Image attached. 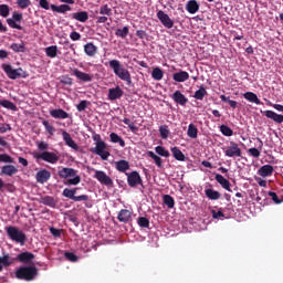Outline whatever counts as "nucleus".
<instances>
[{
  "mask_svg": "<svg viewBox=\"0 0 283 283\" xmlns=\"http://www.w3.org/2000/svg\"><path fill=\"white\" fill-rule=\"evenodd\" d=\"M6 231L7 235L10 238V240H12V242H17L21 247H24L25 242H28V237L25 235V233L17 227H7Z\"/></svg>",
  "mask_w": 283,
  "mask_h": 283,
  "instance_id": "obj_4",
  "label": "nucleus"
},
{
  "mask_svg": "<svg viewBox=\"0 0 283 283\" xmlns=\"http://www.w3.org/2000/svg\"><path fill=\"white\" fill-rule=\"evenodd\" d=\"M23 21V13L13 12L12 18L7 19V23L13 30H23L19 23Z\"/></svg>",
  "mask_w": 283,
  "mask_h": 283,
  "instance_id": "obj_8",
  "label": "nucleus"
},
{
  "mask_svg": "<svg viewBox=\"0 0 283 283\" xmlns=\"http://www.w3.org/2000/svg\"><path fill=\"white\" fill-rule=\"evenodd\" d=\"M64 255L70 262H78V256L74 252H65Z\"/></svg>",
  "mask_w": 283,
  "mask_h": 283,
  "instance_id": "obj_59",
  "label": "nucleus"
},
{
  "mask_svg": "<svg viewBox=\"0 0 283 283\" xmlns=\"http://www.w3.org/2000/svg\"><path fill=\"white\" fill-rule=\"evenodd\" d=\"M40 205H45V207H51V209L56 208V200L54 197L44 196L39 199Z\"/></svg>",
  "mask_w": 283,
  "mask_h": 283,
  "instance_id": "obj_23",
  "label": "nucleus"
},
{
  "mask_svg": "<svg viewBox=\"0 0 283 283\" xmlns=\"http://www.w3.org/2000/svg\"><path fill=\"white\" fill-rule=\"evenodd\" d=\"M149 158H153V160L155 161V165H157V167H163V158H160L158 155H155L154 151H149L148 153Z\"/></svg>",
  "mask_w": 283,
  "mask_h": 283,
  "instance_id": "obj_50",
  "label": "nucleus"
},
{
  "mask_svg": "<svg viewBox=\"0 0 283 283\" xmlns=\"http://www.w3.org/2000/svg\"><path fill=\"white\" fill-rule=\"evenodd\" d=\"M31 3L30 0H17L18 8H21V10H25Z\"/></svg>",
  "mask_w": 283,
  "mask_h": 283,
  "instance_id": "obj_55",
  "label": "nucleus"
},
{
  "mask_svg": "<svg viewBox=\"0 0 283 283\" xmlns=\"http://www.w3.org/2000/svg\"><path fill=\"white\" fill-rule=\"evenodd\" d=\"M171 98L175 101V103H177V105H181L182 107L189 103V98H187V96H185V94H182L180 91H176Z\"/></svg>",
  "mask_w": 283,
  "mask_h": 283,
  "instance_id": "obj_16",
  "label": "nucleus"
},
{
  "mask_svg": "<svg viewBox=\"0 0 283 283\" xmlns=\"http://www.w3.org/2000/svg\"><path fill=\"white\" fill-rule=\"evenodd\" d=\"M73 75L76 76L78 81H82V83H92L93 76L90 73H85L83 71H78V69H74Z\"/></svg>",
  "mask_w": 283,
  "mask_h": 283,
  "instance_id": "obj_15",
  "label": "nucleus"
},
{
  "mask_svg": "<svg viewBox=\"0 0 283 283\" xmlns=\"http://www.w3.org/2000/svg\"><path fill=\"white\" fill-rule=\"evenodd\" d=\"M51 176L52 175L46 169H43L36 172L35 180L40 185H45V182L50 180Z\"/></svg>",
  "mask_w": 283,
  "mask_h": 283,
  "instance_id": "obj_17",
  "label": "nucleus"
},
{
  "mask_svg": "<svg viewBox=\"0 0 283 283\" xmlns=\"http://www.w3.org/2000/svg\"><path fill=\"white\" fill-rule=\"evenodd\" d=\"M243 98H245V101H249V103H254V105H262V101H260L258 94L253 92H245L243 94Z\"/></svg>",
  "mask_w": 283,
  "mask_h": 283,
  "instance_id": "obj_27",
  "label": "nucleus"
},
{
  "mask_svg": "<svg viewBox=\"0 0 283 283\" xmlns=\"http://www.w3.org/2000/svg\"><path fill=\"white\" fill-rule=\"evenodd\" d=\"M187 135L189 138H198V127L193 124H189Z\"/></svg>",
  "mask_w": 283,
  "mask_h": 283,
  "instance_id": "obj_40",
  "label": "nucleus"
},
{
  "mask_svg": "<svg viewBox=\"0 0 283 283\" xmlns=\"http://www.w3.org/2000/svg\"><path fill=\"white\" fill-rule=\"evenodd\" d=\"M151 76H153L154 81H163L165 73L161 71L160 67H155L151 72Z\"/></svg>",
  "mask_w": 283,
  "mask_h": 283,
  "instance_id": "obj_39",
  "label": "nucleus"
},
{
  "mask_svg": "<svg viewBox=\"0 0 283 283\" xmlns=\"http://www.w3.org/2000/svg\"><path fill=\"white\" fill-rule=\"evenodd\" d=\"M117 220H119V222H129V220H132V211L127 210V209H123L119 211Z\"/></svg>",
  "mask_w": 283,
  "mask_h": 283,
  "instance_id": "obj_29",
  "label": "nucleus"
},
{
  "mask_svg": "<svg viewBox=\"0 0 283 283\" xmlns=\"http://www.w3.org/2000/svg\"><path fill=\"white\" fill-rule=\"evenodd\" d=\"M159 134L163 140H167L169 138V126L167 125H161L159 127Z\"/></svg>",
  "mask_w": 283,
  "mask_h": 283,
  "instance_id": "obj_44",
  "label": "nucleus"
},
{
  "mask_svg": "<svg viewBox=\"0 0 283 283\" xmlns=\"http://www.w3.org/2000/svg\"><path fill=\"white\" fill-rule=\"evenodd\" d=\"M62 137L67 147H71V149H74V151H78V145L76 144V142H74V139H72V135H70V133L63 130Z\"/></svg>",
  "mask_w": 283,
  "mask_h": 283,
  "instance_id": "obj_14",
  "label": "nucleus"
},
{
  "mask_svg": "<svg viewBox=\"0 0 283 283\" xmlns=\"http://www.w3.org/2000/svg\"><path fill=\"white\" fill-rule=\"evenodd\" d=\"M269 196H270V198H272V200H273V202H275V205H282L283 200L277 197V193L270 191Z\"/></svg>",
  "mask_w": 283,
  "mask_h": 283,
  "instance_id": "obj_62",
  "label": "nucleus"
},
{
  "mask_svg": "<svg viewBox=\"0 0 283 283\" xmlns=\"http://www.w3.org/2000/svg\"><path fill=\"white\" fill-rule=\"evenodd\" d=\"M1 107H4L6 109H11L12 112H17V105L14 103L8 101V99H2L0 101Z\"/></svg>",
  "mask_w": 283,
  "mask_h": 283,
  "instance_id": "obj_42",
  "label": "nucleus"
},
{
  "mask_svg": "<svg viewBox=\"0 0 283 283\" xmlns=\"http://www.w3.org/2000/svg\"><path fill=\"white\" fill-rule=\"evenodd\" d=\"M261 114H263V116H266L268 118H270V120H273L277 125H282L283 123V115L277 114L274 111H261Z\"/></svg>",
  "mask_w": 283,
  "mask_h": 283,
  "instance_id": "obj_13",
  "label": "nucleus"
},
{
  "mask_svg": "<svg viewBox=\"0 0 283 283\" xmlns=\"http://www.w3.org/2000/svg\"><path fill=\"white\" fill-rule=\"evenodd\" d=\"M14 263V260L10 258V254H4L3 256H0V273L4 269H8V266H12Z\"/></svg>",
  "mask_w": 283,
  "mask_h": 283,
  "instance_id": "obj_25",
  "label": "nucleus"
},
{
  "mask_svg": "<svg viewBox=\"0 0 283 283\" xmlns=\"http://www.w3.org/2000/svg\"><path fill=\"white\" fill-rule=\"evenodd\" d=\"M42 125L45 127V132H48V134H50V136H54V132H56V129L54 128V126H52L50 124V122L48 120H43Z\"/></svg>",
  "mask_w": 283,
  "mask_h": 283,
  "instance_id": "obj_49",
  "label": "nucleus"
},
{
  "mask_svg": "<svg viewBox=\"0 0 283 283\" xmlns=\"http://www.w3.org/2000/svg\"><path fill=\"white\" fill-rule=\"evenodd\" d=\"M164 205H166L168 209H174V207H176V201L174 200V197H171L170 195H165Z\"/></svg>",
  "mask_w": 283,
  "mask_h": 283,
  "instance_id": "obj_41",
  "label": "nucleus"
},
{
  "mask_svg": "<svg viewBox=\"0 0 283 283\" xmlns=\"http://www.w3.org/2000/svg\"><path fill=\"white\" fill-rule=\"evenodd\" d=\"M115 34L116 36H119V39H126V36L129 34V28L124 27L123 29H117Z\"/></svg>",
  "mask_w": 283,
  "mask_h": 283,
  "instance_id": "obj_45",
  "label": "nucleus"
},
{
  "mask_svg": "<svg viewBox=\"0 0 283 283\" xmlns=\"http://www.w3.org/2000/svg\"><path fill=\"white\" fill-rule=\"evenodd\" d=\"M45 54L49 56V59H56L59 54V46L51 45L45 49Z\"/></svg>",
  "mask_w": 283,
  "mask_h": 283,
  "instance_id": "obj_36",
  "label": "nucleus"
},
{
  "mask_svg": "<svg viewBox=\"0 0 283 283\" xmlns=\"http://www.w3.org/2000/svg\"><path fill=\"white\" fill-rule=\"evenodd\" d=\"M99 14L104 15V17H112V8H109L108 4H103L99 8Z\"/></svg>",
  "mask_w": 283,
  "mask_h": 283,
  "instance_id": "obj_46",
  "label": "nucleus"
},
{
  "mask_svg": "<svg viewBox=\"0 0 283 283\" xmlns=\"http://www.w3.org/2000/svg\"><path fill=\"white\" fill-rule=\"evenodd\" d=\"M0 163H14V159L8 154H0Z\"/></svg>",
  "mask_w": 283,
  "mask_h": 283,
  "instance_id": "obj_61",
  "label": "nucleus"
},
{
  "mask_svg": "<svg viewBox=\"0 0 283 283\" xmlns=\"http://www.w3.org/2000/svg\"><path fill=\"white\" fill-rule=\"evenodd\" d=\"M205 193L209 200H220V198H221L220 192L218 190H213L211 188L206 189Z\"/></svg>",
  "mask_w": 283,
  "mask_h": 283,
  "instance_id": "obj_32",
  "label": "nucleus"
},
{
  "mask_svg": "<svg viewBox=\"0 0 283 283\" xmlns=\"http://www.w3.org/2000/svg\"><path fill=\"white\" fill-rule=\"evenodd\" d=\"M94 178H96L101 185H105L106 187H112L114 185L112 177L107 176L103 170H96Z\"/></svg>",
  "mask_w": 283,
  "mask_h": 283,
  "instance_id": "obj_10",
  "label": "nucleus"
},
{
  "mask_svg": "<svg viewBox=\"0 0 283 283\" xmlns=\"http://www.w3.org/2000/svg\"><path fill=\"white\" fill-rule=\"evenodd\" d=\"M137 223L143 229H149V219H147L146 217H139Z\"/></svg>",
  "mask_w": 283,
  "mask_h": 283,
  "instance_id": "obj_53",
  "label": "nucleus"
},
{
  "mask_svg": "<svg viewBox=\"0 0 283 283\" xmlns=\"http://www.w3.org/2000/svg\"><path fill=\"white\" fill-rule=\"evenodd\" d=\"M124 125H127L130 129V132H138V128L136 127V125H134V123L132 122V119L129 118H124L123 119Z\"/></svg>",
  "mask_w": 283,
  "mask_h": 283,
  "instance_id": "obj_54",
  "label": "nucleus"
},
{
  "mask_svg": "<svg viewBox=\"0 0 283 283\" xmlns=\"http://www.w3.org/2000/svg\"><path fill=\"white\" fill-rule=\"evenodd\" d=\"M207 88L205 86H200L198 91L195 92L193 98L196 101H205V96H207Z\"/></svg>",
  "mask_w": 283,
  "mask_h": 283,
  "instance_id": "obj_37",
  "label": "nucleus"
},
{
  "mask_svg": "<svg viewBox=\"0 0 283 283\" xmlns=\"http://www.w3.org/2000/svg\"><path fill=\"white\" fill-rule=\"evenodd\" d=\"M40 8H42L43 10H50V8H52V6H50V2L48 0H40Z\"/></svg>",
  "mask_w": 283,
  "mask_h": 283,
  "instance_id": "obj_64",
  "label": "nucleus"
},
{
  "mask_svg": "<svg viewBox=\"0 0 283 283\" xmlns=\"http://www.w3.org/2000/svg\"><path fill=\"white\" fill-rule=\"evenodd\" d=\"M123 97V88L120 86H116L114 88L108 90V99L109 101H118V98Z\"/></svg>",
  "mask_w": 283,
  "mask_h": 283,
  "instance_id": "obj_19",
  "label": "nucleus"
},
{
  "mask_svg": "<svg viewBox=\"0 0 283 283\" xmlns=\"http://www.w3.org/2000/svg\"><path fill=\"white\" fill-rule=\"evenodd\" d=\"M36 160H44V163H50L51 165H56L59 163V155L52 151H43L35 155Z\"/></svg>",
  "mask_w": 283,
  "mask_h": 283,
  "instance_id": "obj_7",
  "label": "nucleus"
},
{
  "mask_svg": "<svg viewBox=\"0 0 283 283\" xmlns=\"http://www.w3.org/2000/svg\"><path fill=\"white\" fill-rule=\"evenodd\" d=\"M172 80L176 83H185L186 81H189V73H187V71H179L172 74Z\"/></svg>",
  "mask_w": 283,
  "mask_h": 283,
  "instance_id": "obj_24",
  "label": "nucleus"
},
{
  "mask_svg": "<svg viewBox=\"0 0 283 283\" xmlns=\"http://www.w3.org/2000/svg\"><path fill=\"white\" fill-rule=\"evenodd\" d=\"M105 149H107V144L105 142H98L96 143L95 148H91V153L95 154L96 156H99L102 160H107L111 154Z\"/></svg>",
  "mask_w": 283,
  "mask_h": 283,
  "instance_id": "obj_5",
  "label": "nucleus"
},
{
  "mask_svg": "<svg viewBox=\"0 0 283 283\" xmlns=\"http://www.w3.org/2000/svg\"><path fill=\"white\" fill-rule=\"evenodd\" d=\"M186 10L189 14H196L200 10V4L196 0H189L186 4Z\"/></svg>",
  "mask_w": 283,
  "mask_h": 283,
  "instance_id": "obj_26",
  "label": "nucleus"
},
{
  "mask_svg": "<svg viewBox=\"0 0 283 283\" xmlns=\"http://www.w3.org/2000/svg\"><path fill=\"white\" fill-rule=\"evenodd\" d=\"M220 132L223 136H228V137L233 136V129H231V127L227 125H221Z\"/></svg>",
  "mask_w": 283,
  "mask_h": 283,
  "instance_id": "obj_51",
  "label": "nucleus"
},
{
  "mask_svg": "<svg viewBox=\"0 0 283 283\" xmlns=\"http://www.w3.org/2000/svg\"><path fill=\"white\" fill-rule=\"evenodd\" d=\"M18 172L19 169H17V167H14L13 165H7L1 168V174H3V176H14V174Z\"/></svg>",
  "mask_w": 283,
  "mask_h": 283,
  "instance_id": "obj_31",
  "label": "nucleus"
},
{
  "mask_svg": "<svg viewBox=\"0 0 283 283\" xmlns=\"http://www.w3.org/2000/svg\"><path fill=\"white\" fill-rule=\"evenodd\" d=\"M36 275H39V270L34 265L21 266L15 272V277L25 282H32Z\"/></svg>",
  "mask_w": 283,
  "mask_h": 283,
  "instance_id": "obj_3",
  "label": "nucleus"
},
{
  "mask_svg": "<svg viewBox=\"0 0 283 283\" xmlns=\"http://www.w3.org/2000/svg\"><path fill=\"white\" fill-rule=\"evenodd\" d=\"M155 151L159 156H164V158H169V156H170L169 150L165 149V147H163V146H157L155 148Z\"/></svg>",
  "mask_w": 283,
  "mask_h": 283,
  "instance_id": "obj_48",
  "label": "nucleus"
},
{
  "mask_svg": "<svg viewBox=\"0 0 283 283\" xmlns=\"http://www.w3.org/2000/svg\"><path fill=\"white\" fill-rule=\"evenodd\" d=\"M115 167H116L117 171L125 174V171H127L129 169V161L122 159V160L115 163Z\"/></svg>",
  "mask_w": 283,
  "mask_h": 283,
  "instance_id": "obj_35",
  "label": "nucleus"
},
{
  "mask_svg": "<svg viewBox=\"0 0 283 283\" xmlns=\"http://www.w3.org/2000/svg\"><path fill=\"white\" fill-rule=\"evenodd\" d=\"M76 191H77V188H74V189L65 188L62 192V196H64V198H69L70 200H74V196H76Z\"/></svg>",
  "mask_w": 283,
  "mask_h": 283,
  "instance_id": "obj_43",
  "label": "nucleus"
},
{
  "mask_svg": "<svg viewBox=\"0 0 283 283\" xmlns=\"http://www.w3.org/2000/svg\"><path fill=\"white\" fill-rule=\"evenodd\" d=\"M127 176V182L128 187H138V185H143V178L140 177V174L138 171H132L129 174H126Z\"/></svg>",
  "mask_w": 283,
  "mask_h": 283,
  "instance_id": "obj_11",
  "label": "nucleus"
},
{
  "mask_svg": "<svg viewBox=\"0 0 283 283\" xmlns=\"http://www.w3.org/2000/svg\"><path fill=\"white\" fill-rule=\"evenodd\" d=\"M111 70H113L115 76H118L120 81H125L127 85H132V73L120 63L118 60H111L108 62Z\"/></svg>",
  "mask_w": 283,
  "mask_h": 283,
  "instance_id": "obj_1",
  "label": "nucleus"
},
{
  "mask_svg": "<svg viewBox=\"0 0 283 283\" xmlns=\"http://www.w3.org/2000/svg\"><path fill=\"white\" fill-rule=\"evenodd\" d=\"M34 254L32 252H22L18 254L17 260L22 264H30L34 260Z\"/></svg>",
  "mask_w": 283,
  "mask_h": 283,
  "instance_id": "obj_21",
  "label": "nucleus"
},
{
  "mask_svg": "<svg viewBox=\"0 0 283 283\" xmlns=\"http://www.w3.org/2000/svg\"><path fill=\"white\" fill-rule=\"evenodd\" d=\"M51 10L52 12H57L59 14H65V12H71L72 7H70L69 4H51Z\"/></svg>",
  "mask_w": 283,
  "mask_h": 283,
  "instance_id": "obj_28",
  "label": "nucleus"
},
{
  "mask_svg": "<svg viewBox=\"0 0 283 283\" xmlns=\"http://www.w3.org/2000/svg\"><path fill=\"white\" fill-rule=\"evenodd\" d=\"M211 213L214 220H222V218H224V212H222V210H219V211L211 210Z\"/></svg>",
  "mask_w": 283,
  "mask_h": 283,
  "instance_id": "obj_60",
  "label": "nucleus"
},
{
  "mask_svg": "<svg viewBox=\"0 0 283 283\" xmlns=\"http://www.w3.org/2000/svg\"><path fill=\"white\" fill-rule=\"evenodd\" d=\"M60 83H62V85H73L74 81L69 75H64L61 77Z\"/></svg>",
  "mask_w": 283,
  "mask_h": 283,
  "instance_id": "obj_58",
  "label": "nucleus"
},
{
  "mask_svg": "<svg viewBox=\"0 0 283 283\" xmlns=\"http://www.w3.org/2000/svg\"><path fill=\"white\" fill-rule=\"evenodd\" d=\"M97 48L96 45H94V43H86L84 45V52L87 56H96V52H97Z\"/></svg>",
  "mask_w": 283,
  "mask_h": 283,
  "instance_id": "obj_34",
  "label": "nucleus"
},
{
  "mask_svg": "<svg viewBox=\"0 0 283 283\" xmlns=\"http://www.w3.org/2000/svg\"><path fill=\"white\" fill-rule=\"evenodd\" d=\"M214 180H217V182H219V185H221V187L226 189V191H233L231 190V182L227 178H224V176L216 175Z\"/></svg>",
  "mask_w": 283,
  "mask_h": 283,
  "instance_id": "obj_22",
  "label": "nucleus"
},
{
  "mask_svg": "<svg viewBox=\"0 0 283 283\" xmlns=\"http://www.w3.org/2000/svg\"><path fill=\"white\" fill-rule=\"evenodd\" d=\"M109 138H111V143H115V144L118 143V145H120L122 147H125V139L118 136V134L111 133Z\"/></svg>",
  "mask_w": 283,
  "mask_h": 283,
  "instance_id": "obj_38",
  "label": "nucleus"
},
{
  "mask_svg": "<svg viewBox=\"0 0 283 283\" xmlns=\"http://www.w3.org/2000/svg\"><path fill=\"white\" fill-rule=\"evenodd\" d=\"M11 50H13V52H25V44L22 43H12L11 44Z\"/></svg>",
  "mask_w": 283,
  "mask_h": 283,
  "instance_id": "obj_52",
  "label": "nucleus"
},
{
  "mask_svg": "<svg viewBox=\"0 0 283 283\" xmlns=\"http://www.w3.org/2000/svg\"><path fill=\"white\" fill-rule=\"evenodd\" d=\"M0 17L4 19L10 17V7L8 4H0Z\"/></svg>",
  "mask_w": 283,
  "mask_h": 283,
  "instance_id": "obj_47",
  "label": "nucleus"
},
{
  "mask_svg": "<svg viewBox=\"0 0 283 283\" xmlns=\"http://www.w3.org/2000/svg\"><path fill=\"white\" fill-rule=\"evenodd\" d=\"M69 17L75 21H80V23H85L90 19V13H87V11H78L75 13H70Z\"/></svg>",
  "mask_w": 283,
  "mask_h": 283,
  "instance_id": "obj_18",
  "label": "nucleus"
},
{
  "mask_svg": "<svg viewBox=\"0 0 283 283\" xmlns=\"http://www.w3.org/2000/svg\"><path fill=\"white\" fill-rule=\"evenodd\" d=\"M50 115L52 118H70V114H67V112L63 111L62 108L50 111Z\"/></svg>",
  "mask_w": 283,
  "mask_h": 283,
  "instance_id": "obj_30",
  "label": "nucleus"
},
{
  "mask_svg": "<svg viewBox=\"0 0 283 283\" xmlns=\"http://www.w3.org/2000/svg\"><path fill=\"white\" fill-rule=\"evenodd\" d=\"M57 176L66 180L64 185H81V176L77 175L74 168L64 167L57 171Z\"/></svg>",
  "mask_w": 283,
  "mask_h": 283,
  "instance_id": "obj_2",
  "label": "nucleus"
},
{
  "mask_svg": "<svg viewBox=\"0 0 283 283\" xmlns=\"http://www.w3.org/2000/svg\"><path fill=\"white\" fill-rule=\"evenodd\" d=\"M157 19L160 21L164 28H167L168 30H171V28H174V20H171V18H169V14L165 13V11L159 10L157 12Z\"/></svg>",
  "mask_w": 283,
  "mask_h": 283,
  "instance_id": "obj_12",
  "label": "nucleus"
},
{
  "mask_svg": "<svg viewBox=\"0 0 283 283\" xmlns=\"http://www.w3.org/2000/svg\"><path fill=\"white\" fill-rule=\"evenodd\" d=\"M273 171H275V169L272 165H264L258 170V175L261 176V178H269V176H273Z\"/></svg>",
  "mask_w": 283,
  "mask_h": 283,
  "instance_id": "obj_20",
  "label": "nucleus"
},
{
  "mask_svg": "<svg viewBox=\"0 0 283 283\" xmlns=\"http://www.w3.org/2000/svg\"><path fill=\"white\" fill-rule=\"evenodd\" d=\"M90 200V196L87 195H82V196H74L73 202H87Z\"/></svg>",
  "mask_w": 283,
  "mask_h": 283,
  "instance_id": "obj_56",
  "label": "nucleus"
},
{
  "mask_svg": "<svg viewBox=\"0 0 283 283\" xmlns=\"http://www.w3.org/2000/svg\"><path fill=\"white\" fill-rule=\"evenodd\" d=\"M171 154H172L174 158L176 160H179L180 163H185V160L187 158V157H185V154H182V150H180V148H178L176 146L171 148Z\"/></svg>",
  "mask_w": 283,
  "mask_h": 283,
  "instance_id": "obj_33",
  "label": "nucleus"
},
{
  "mask_svg": "<svg viewBox=\"0 0 283 283\" xmlns=\"http://www.w3.org/2000/svg\"><path fill=\"white\" fill-rule=\"evenodd\" d=\"M248 154H250L252 158H260V151L258 148H250Z\"/></svg>",
  "mask_w": 283,
  "mask_h": 283,
  "instance_id": "obj_63",
  "label": "nucleus"
},
{
  "mask_svg": "<svg viewBox=\"0 0 283 283\" xmlns=\"http://www.w3.org/2000/svg\"><path fill=\"white\" fill-rule=\"evenodd\" d=\"M224 156L228 158H242V149L235 142H230V146L224 150Z\"/></svg>",
  "mask_w": 283,
  "mask_h": 283,
  "instance_id": "obj_6",
  "label": "nucleus"
},
{
  "mask_svg": "<svg viewBox=\"0 0 283 283\" xmlns=\"http://www.w3.org/2000/svg\"><path fill=\"white\" fill-rule=\"evenodd\" d=\"M87 105H90V102L87 101H81L78 105L76 106L77 112H85L87 109Z\"/></svg>",
  "mask_w": 283,
  "mask_h": 283,
  "instance_id": "obj_57",
  "label": "nucleus"
},
{
  "mask_svg": "<svg viewBox=\"0 0 283 283\" xmlns=\"http://www.w3.org/2000/svg\"><path fill=\"white\" fill-rule=\"evenodd\" d=\"M2 70H4L6 74L11 78V81H17V78H21L22 69H12L10 64H3Z\"/></svg>",
  "mask_w": 283,
  "mask_h": 283,
  "instance_id": "obj_9",
  "label": "nucleus"
}]
</instances>
